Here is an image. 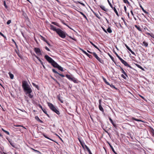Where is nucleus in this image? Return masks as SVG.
Segmentation results:
<instances>
[{"label":"nucleus","instance_id":"f704fd0d","mask_svg":"<svg viewBox=\"0 0 154 154\" xmlns=\"http://www.w3.org/2000/svg\"><path fill=\"white\" fill-rule=\"evenodd\" d=\"M51 78L53 79L54 80V81H55V82L59 85H60V84L59 83V82L57 81V80L56 79H54L53 77H52L51 76Z\"/></svg>","mask_w":154,"mask_h":154},{"label":"nucleus","instance_id":"5701e85b","mask_svg":"<svg viewBox=\"0 0 154 154\" xmlns=\"http://www.w3.org/2000/svg\"><path fill=\"white\" fill-rule=\"evenodd\" d=\"M112 9L114 10V11L116 13V15L118 17L119 16V15L118 13V11H117L116 9V8L114 7H113L112 8Z\"/></svg>","mask_w":154,"mask_h":154},{"label":"nucleus","instance_id":"9d476101","mask_svg":"<svg viewBox=\"0 0 154 154\" xmlns=\"http://www.w3.org/2000/svg\"><path fill=\"white\" fill-rule=\"evenodd\" d=\"M101 100H99V109L102 112H104V110L102 106H101Z\"/></svg>","mask_w":154,"mask_h":154},{"label":"nucleus","instance_id":"a211bd4d","mask_svg":"<svg viewBox=\"0 0 154 154\" xmlns=\"http://www.w3.org/2000/svg\"><path fill=\"white\" fill-rule=\"evenodd\" d=\"M145 33L147 35H150L152 38L154 39V35L153 33H150L148 32H146Z\"/></svg>","mask_w":154,"mask_h":154},{"label":"nucleus","instance_id":"4d7b16f0","mask_svg":"<svg viewBox=\"0 0 154 154\" xmlns=\"http://www.w3.org/2000/svg\"><path fill=\"white\" fill-rule=\"evenodd\" d=\"M38 106L42 109H42H44V108H43L42 106L40 104H38Z\"/></svg>","mask_w":154,"mask_h":154},{"label":"nucleus","instance_id":"8fccbe9b","mask_svg":"<svg viewBox=\"0 0 154 154\" xmlns=\"http://www.w3.org/2000/svg\"><path fill=\"white\" fill-rule=\"evenodd\" d=\"M12 41L13 42L14 44L16 46H17V43H16V42L14 40V39H12Z\"/></svg>","mask_w":154,"mask_h":154},{"label":"nucleus","instance_id":"e2e57ef3","mask_svg":"<svg viewBox=\"0 0 154 154\" xmlns=\"http://www.w3.org/2000/svg\"><path fill=\"white\" fill-rule=\"evenodd\" d=\"M69 37L70 38H71V39L75 41H76V40L75 38H72V37H71V36H69Z\"/></svg>","mask_w":154,"mask_h":154},{"label":"nucleus","instance_id":"b1692460","mask_svg":"<svg viewBox=\"0 0 154 154\" xmlns=\"http://www.w3.org/2000/svg\"><path fill=\"white\" fill-rule=\"evenodd\" d=\"M134 26L135 28H136L138 30H139V31L142 32V29L140 28V27L139 26H138L137 25H135Z\"/></svg>","mask_w":154,"mask_h":154},{"label":"nucleus","instance_id":"473e14b6","mask_svg":"<svg viewBox=\"0 0 154 154\" xmlns=\"http://www.w3.org/2000/svg\"><path fill=\"white\" fill-rule=\"evenodd\" d=\"M103 79L104 82L107 85H109V83L107 82L106 79L105 78H103Z\"/></svg>","mask_w":154,"mask_h":154},{"label":"nucleus","instance_id":"2eb2a0df","mask_svg":"<svg viewBox=\"0 0 154 154\" xmlns=\"http://www.w3.org/2000/svg\"><path fill=\"white\" fill-rule=\"evenodd\" d=\"M109 121L111 122L112 123V124L116 128L117 126L116 125V124H115V123L113 121L112 119L110 118L109 117Z\"/></svg>","mask_w":154,"mask_h":154},{"label":"nucleus","instance_id":"37998d69","mask_svg":"<svg viewBox=\"0 0 154 154\" xmlns=\"http://www.w3.org/2000/svg\"><path fill=\"white\" fill-rule=\"evenodd\" d=\"M123 2L125 3H127L128 4H130L129 2L128 1V0H123Z\"/></svg>","mask_w":154,"mask_h":154},{"label":"nucleus","instance_id":"c85d7f7f","mask_svg":"<svg viewBox=\"0 0 154 154\" xmlns=\"http://www.w3.org/2000/svg\"><path fill=\"white\" fill-rule=\"evenodd\" d=\"M57 68H58V69H59V70H60L61 71H63V68L61 66H60L59 65H58Z\"/></svg>","mask_w":154,"mask_h":154},{"label":"nucleus","instance_id":"7ed1b4c3","mask_svg":"<svg viewBox=\"0 0 154 154\" xmlns=\"http://www.w3.org/2000/svg\"><path fill=\"white\" fill-rule=\"evenodd\" d=\"M57 33L60 37L63 38H64L66 37V32L60 29L57 30Z\"/></svg>","mask_w":154,"mask_h":154},{"label":"nucleus","instance_id":"58836bf2","mask_svg":"<svg viewBox=\"0 0 154 154\" xmlns=\"http://www.w3.org/2000/svg\"><path fill=\"white\" fill-rule=\"evenodd\" d=\"M31 149L32 150H33L34 152H35L39 153H41V152L40 151H39L38 150L34 149H33V148H31Z\"/></svg>","mask_w":154,"mask_h":154},{"label":"nucleus","instance_id":"f03ea898","mask_svg":"<svg viewBox=\"0 0 154 154\" xmlns=\"http://www.w3.org/2000/svg\"><path fill=\"white\" fill-rule=\"evenodd\" d=\"M48 105L51 110L54 112L58 115L60 114V112L57 108L53 104L49 102H48Z\"/></svg>","mask_w":154,"mask_h":154},{"label":"nucleus","instance_id":"c756f323","mask_svg":"<svg viewBox=\"0 0 154 154\" xmlns=\"http://www.w3.org/2000/svg\"><path fill=\"white\" fill-rule=\"evenodd\" d=\"M8 74L9 75L11 79H14V75L13 74H11L10 72H9L8 73Z\"/></svg>","mask_w":154,"mask_h":154},{"label":"nucleus","instance_id":"c03bdc74","mask_svg":"<svg viewBox=\"0 0 154 154\" xmlns=\"http://www.w3.org/2000/svg\"><path fill=\"white\" fill-rule=\"evenodd\" d=\"M27 94H28V96L30 98H32L33 96L31 94V93H28Z\"/></svg>","mask_w":154,"mask_h":154},{"label":"nucleus","instance_id":"6e6552de","mask_svg":"<svg viewBox=\"0 0 154 154\" xmlns=\"http://www.w3.org/2000/svg\"><path fill=\"white\" fill-rule=\"evenodd\" d=\"M23 90L26 92V94H27L28 93H31L32 91L30 87H28L27 88L23 89Z\"/></svg>","mask_w":154,"mask_h":154},{"label":"nucleus","instance_id":"4c0bfd02","mask_svg":"<svg viewBox=\"0 0 154 154\" xmlns=\"http://www.w3.org/2000/svg\"><path fill=\"white\" fill-rule=\"evenodd\" d=\"M43 136L46 138L48 139H49L50 140H52V141H53L51 139V138H49V137H47L46 135L44 134H43Z\"/></svg>","mask_w":154,"mask_h":154},{"label":"nucleus","instance_id":"423d86ee","mask_svg":"<svg viewBox=\"0 0 154 154\" xmlns=\"http://www.w3.org/2000/svg\"><path fill=\"white\" fill-rule=\"evenodd\" d=\"M22 87L23 89L30 87L27 81H23L22 82Z\"/></svg>","mask_w":154,"mask_h":154},{"label":"nucleus","instance_id":"680f3d73","mask_svg":"<svg viewBox=\"0 0 154 154\" xmlns=\"http://www.w3.org/2000/svg\"><path fill=\"white\" fill-rule=\"evenodd\" d=\"M69 37L70 38H71V39L75 41H76V40L75 38H72V37H71V36H69Z\"/></svg>","mask_w":154,"mask_h":154},{"label":"nucleus","instance_id":"603ef678","mask_svg":"<svg viewBox=\"0 0 154 154\" xmlns=\"http://www.w3.org/2000/svg\"><path fill=\"white\" fill-rule=\"evenodd\" d=\"M11 22V20H9L7 22V24L8 25Z\"/></svg>","mask_w":154,"mask_h":154},{"label":"nucleus","instance_id":"6e6d98bb","mask_svg":"<svg viewBox=\"0 0 154 154\" xmlns=\"http://www.w3.org/2000/svg\"><path fill=\"white\" fill-rule=\"evenodd\" d=\"M35 56L38 59V60L39 61L41 60L40 58L36 55L35 54H34Z\"/></svg>","mask_w":154,"mask_h":154},{"label":"nucleus","instance_id":"39448f33","mask_svg":"<svg viewBox=\"0 0 154 154\" xmlns=\"http://www.w3.org/2000/svg\"><path fill=\"white\" fill-rule=\"evenodd\" d=\"M66 76L69 80H71L75 83H78L77 79L72 75L66 74Z\"/></svg>","mask_w":154,"mask_h":154},{"label":"nucleus","instance_id":"a878e982","mask_svg":"<svg viewBox=\"0 0 154 154\" xmlns=\"http://www.w3.org/2000/svg\"><path fill=\"white\" fill-rule=\"evenodd\" d=\"M35 119L37 121H38L40 122H42V121L41 120V119L39 118V117L38 116H35Z\"/></svg>","mask_w":154,"mask_h":154},{"label":"nucleus","instance_id":"1a4fd4ad","mask_svg":"<svg viewBox=\"0 0 154 154\" xmlns=\"http://www.w3.org/2000/svg\"><path fill=\"white\" fill-rule=\"evenodd\" d=\"M34 50L37 54L38 55H41V54L40 50L39 48H35Z\"/></svg>","mask_w":154,"mask_h":154},{"label":"nucleus","instance_id":"338daca9","mask_svg":"<svg viewBox=\"0 0 154 154\" xmlns=\"http://www.w3.org/2000/svg\"><path fill=\"white\" fill-rule=\"evenodd\" d=\"M45 48L48 51H50V50L49 49V48H48L47 47H46V46L45 47Z\"/></svg>","mask_w":154,"mask_h":154},{"label":"nucleus","instance_id":"69168bd1","mask_svg":"<svg viewBox=\"0 0 154 154\" xmlns=\"http://www.w3.org/2000/svg\"><path fill=\"white\" fill-rule=\"evenodd\" d=\"M4 5L5 7L6 8H8V6H7V5H6V3H5V2H4Z\"/></svg>","mask_w":154,"mask_h":154},{"label":"nucleus","instance_id":"9b49d317","mask_svg":"<svg viewBox=\"0 0 154 154\" xmlns=\"http://www.w3.org/2000/svg\"><path fill=\"white\" fill-rule=\"evenodd\" d=\"M80 49L81 50L83 53L84 54H85L87 56H88L90 58H91L92 57L91 55L89 54L87 52H86L83 49L81 48H80Z\"/></svg>","mask_w":154,"mask_h":154},{"label":"nucleus","instance_id":"72a5a7b5","mask_svg":"<svg viewBox=\"0 0 154 154\" xmlns=\"http://www.w3.org/2000/svg\"><path fill=\"white\" fill-rule=\"evenodd\" d=\"M107 31L109 33H111L112 32V30L110 27H109L108 28V29H107Z\"/></svg>","mask_w":154,"mask_h":154},{"label":"nucleus","instance_id":"79ce46f5","mask_svg":"<svg viewBox=\"0 0 154 154\" xmlns=\"http://www.w3.org/2000/svg\"><path fill=\"white\" fill-rule=\"evenodd\" d=\"M51 23L53 24H54V25H55L56 26H58V23H56V22H52V23Z\"/></svg>","mask_w":154,"mask_h":154},{"label":"nucleus","instance_id":"3c124183","mask_svg":"<svg viewBox=\"0 0 154 154\" xmlns=\"http://www.w3.org/2000/svg\"><path fill=\"white\" fill-rule=\"evenodd\" d=\"M115 54L119 60H120V59H121V58L120 57V56L118 55V54L116 52H115Z\"/></svg>","mask_w":154,"mask_h":154},{"label":"nucleus","instance_id":"dca6fc26","mask_svg":"<svg viewBox=\"0 0 154 154\" xmlns=\"http://www.w3.org/2000/svg\"><path fill=\"white\" fill-rule=\"evenodd\" d=\"M79 141L81 145L83 147V148L84 149H85V143L83 142V141H82L79 138Z\"/></svg>","mask_w":154,"mask_h":154},{"label":"nucleus","instance_id":"de8ad7c7","mask_svg":"<svg viewBox=\"0 0 154 154\" xmlns=\"http://www.w3.org/2000/svg\"><path fill=\"white\" fill-rule=\"evenodd\" d=\"M109 85H110V86L111 87V88H113L115 89H116V87H115V86L113 85L112 84H111V85H110L109 84Z\"/></svg>","mask_w":154,"mask_h":154},{"label":"nucleus","instance_id":"4468645a","mask_svg":"<svg viewBox=\"0 0 154 154\" xmlns=\"http://www.w3.org/2000/svg\"><path fill=\"white\" fill-rule=\"evenodd\" d=\"M50 29L54 31H55L57 32V30L59 29H56V27L52 25H50Z\"/></svg>","mask_w":154,"mask_h":154},{"label":"nucleus","instance_id":"4be33fe9","mask_svg":"<svg viewBox=\"0 0 154 154\" xmlns=\"http://www.w3.org/2000/svg\"><path fill=\"white\" fill-rule=\"evenodd\" d=\"M90 43L95 48L97 49L99 51H100L99 48L96 45H95L91 41H89Z\"/></svg>","mask_w":154,"mask_h":154},{"label":"nucleus","instance_id":"c9c22d12","mask_svg":"<svg viewBox=\"0 0 154 154\" xmlns=\"http://www.w3.org/2000/svg\"><path fill=\"white\" fill-rule=\"evenodd\" d=\"M32 84L36 88H37L38 89L39 87H38V86L37 85H36L35 84L33 83H32Z\"/></svg>","mask_w":154,"mask_h":154},{"label":"nucleus","instance_id":"f3484780","mask_svg":"<svg viewBox=\"0 0 154 154\" xmlns=\"http://www.w3.org/2000/svg\"><path fill=\"white\" fill-rule=\"evenodd\" d=\"M121 70L122 71V73H123L126 76L128 77V75H127V73L125 72L124 71L123 69L120 66H119Z\"/></svg>","mask_w":154,"mask_h":154},{"label":"nucleus","instance_id":"e433bc0d","mask_svg":"<svg viewBox=\"0 0 154 154\" xmlns=\"http://www.w3.org/2000/svg\"><path fill=\"white\" fill-rule=\"evenodd\" d=\"M10 144L11 145V146H13V147H15V146H14V143H13L11 141H10L8 140Z\"/></svg>","mask_w":154,"mask_h":154},{"label":"nucleus","instance_id":"20e7f679","mask_svg":"<svg viewBox=\"0 0 154 154\" xmlns=\"http://www.w3.org/2000/svg\"><path fill=\"white\" fill-rule=\"evenodd\" d=\"M87 51L89 53L92 54L102 64L103 63V61L101 58L98 57L95 52H92L88 50H87Z\"/></svg>","mask_w":154,"mask_h":154},{"label":"nucleus","instance_id":"ea45409f","mask_svg":"<svg viewBox=\"0 0 154 154\" xmlns=\"http://www.w3.org/2000/svg\"><path fill=\"white\" fill-rule=\"evenodd\" d=\"M0 35L3 36L5 39H6V37L1 32H0Z\"/></svg>","mask_w":154,"mask_h":154},{"label":"nucleus","instance_id":"09e8293b","mask_svg":"<svg viewBox=\"0 0 154 154\" xmlns=\"http://www.w3.org/2000/svg\"><path fill=\"white\" fill-rule=\"evenodd\" d=\"M108 55L111 58V59L113 61H114V58L111 55H110L109 54H108Z\"/></svg>","mask_w":154,"mask_h":154},{"label":"nucleus","instance_id":"052dcab7","mask_svg":"<svg viewBox=\"0 0 154 154\" xmlns=\"http://www.w3.org/2000/svg\"><path fill=\"white\" fill-rule=\"evenodd\" d=\"M58 74L59 75H60V76H61L62 77H63L65 76L64 75L62 74H60L59 73V74Z\"/></svg>","mask_w":154,"mask_h":154},{"label":"nucleus","instance_id":"7c9ffc66","mask_svg":"<svg viewBox=\"0 0 154 154\" xmlns=\"http://www.w3.org/2000/svg\"><path fill=\"white\" fill-rule=\"evenodd\" d=\"M143 45L146 47H148V43H147V42H146L145 41H143Z\"/></svg>","mask_w":154,"mask_h":154},{"label":"nucleus","instance_id":"5fc2aeb1","mask_svg":"<svg viewBox=\"0 0 154 154\" xmlns=\"http://www.w3.org/2000/svg\"><path fill=\"white\" fill-rule=\"evenodd\" d=\"M41 38H42V39L43 40L44 42H45L46 41V39L45 38L42 36H41Z\"/></svg>","mask_w":154,"mask_h":154},{"label":"nucleus","instance_id":"412c9836","mask_svg":"<svg viewBox=\"0 0 154 154\" xmlns=\"http://www.w3.org/2000/svg\"><path fill=\"white\" fill-rule=\"evenodd\" d=\"M90 43L95 48L97 49L99 51H100L99 48L96 45H95L91 41H89Z\"/></svg>","mask_w":154,"mask_h":154},{"label":"nucleus","instance_id":"13d9d810","mask_svg":"<svg viewBox=\"0 0 154 154\" xmlns=\"http://www.w3.org/2000/svg\"><path fill=\"white\" fill-rule=\"evenodd\" d=\"M38 106L42 109H42H44V108H43L42 106L40 104H38Z\"/></svg>","mask_w":154,"mask_h":154},{"label":"nucleus","instance_id":"0e129e2a","mask_svg":"<svg viewBox=\"0 0 154 154\" xmlns=\"http://www.w3.org/2000/svg\"><path fill=\"white\" fill-rule=\"evenodd\" d=\"M14 126H15V127H23V128H25L23 126H22V125H14Z\"/></svg>","mask_w":154,"mask_h":154},{"label":"nucleus","instance_id":"a18cd8bd","mask_svg":"<svg viewBox=\"0 0 154 154\" xmlns=\"http://www.w3.org/2000/svg\"><path fill=\"white\" fill-rule=\"evenodd\" d=\"M52 71L54 73H57V74H59V73L58 72H57L55 69H52Z\"/></svg>","mask_w":154,"mask_h":154},{"label":"nucleus","instance_id":"f257e3e1","mask_svg":"<svg viewBox=\"0 0 154 154\" xmlns=\"http://www.w3.org/2000/svg\"><path fill=\"white\" fill-rule=\"evenodd\" d=\"M44 57L54 67L57 68L59 65L51 58L49 57L47 55H45L44 56Z\"/></svg>","mask_w":154,"mask_h":154},{"label":"nucleus","instance_id":"aec40b11","mask_svg":"<svg viewBox=\"0 0 154 154\" xmlns=\"http://www.w3.org/2000/svg\"><path fill=\"white\" fill-rule=\"evenodd\" d=\"M100 8L102 9L104 11H107V9L105 8V7L103 5H100Z\"/></svg>","mask_w":154,"mask_h":154},{"label":"nucleus","instance_id":"cd10ccee","mask_svg":"<svg viewBox=\"0 0 154 154\" xmlns=\"http://www.w3.org/2000/svg\"><path fill=\"white\" fill-rule=\"evenodd\" d=\"M135 65L138 68L142 70H143V71L144 70V69L142 66H140V65H139L137 64H135Z\"/></svg>","mask_w":154,"mask_h":154},{"label":"nucleus","instance_id":"bb28decb","mask_svg":"<svg viewBox=\"0 0 154 154\" xmlns=\"http://www.w3.org/2000/svg\"><path fill=\"white\" fill-rule=\"evenodd\" d=\"M42 111H43V112L45 113V114L48 117H49V115L47 113V111H46V110L44 108L43 109H42Z\"/></svg>","mask_w":154,"mask_h":154},{"label":"nucleus","instance_id":"0eeeda50","mask_svg":"<svg viewBox=\"0 0 154 154\" xmlns=\"http://www.w3.org/2000/svg\"><path fill=\"white\" fill-rule=\"evenodd\" d=\"M119 60L125 66L129 67L131 68H132L131 66L128 64L126 61L123 60L122 58H121V59H120Z\"/></svg>","mask_w":154,"mask_h":154},{"label":"nucleus","instance_id":"6ab92c4d","mask_svg":"<svg viewBox=\"0 0 154 154\" xmlns=\"http://www.w3.org/2000/svg\"><path fill=\"white\" fill-rule=\"evenodd\" d=\"M132 119L133 120H134L137 121V122H142L143 123L145 122L144 121H143L142 120L136 119V118H134V117H132Z\"/></svg>","mask_w":154,"mask_h":154},{"label":"nucleus","instance_id":"bf43d9fd","mask_svg":"<svg viewBox=\"0 0 154 154\" xmlns=\"http://www.w3.org/2000/svg\"><path fill=\"white\" fill-rule=\"evenodd\" d=\"M151 132L152 134V135L154 137V130L153 129H152V130L151 131Z\"/></svg>","mask_w":154,"mask_h":154},{"label":"nucleus","instance_id":"ddd939ff","mask_svg":"<svg viewBox=\"0 0 154 154\" xmlns=\"http://www.w3.org/2000/svg\"><path fill=\"white\" fill-rule=\"evenodd\" d=\"M57 97L58 99L59 100L61 103H63V98L61 96L60 94H59L57 95Z\"/></svg>","mask_w":154,"mask_h":154},{"label":"nucleus","instance_id":"864d4df0","mask_svg":"<svg viewBox=\"0 0 154 154\" xmlns=\"http://www.w3.org/2000/svg\"><path fill=\"white\" fill-rule=\"evenodd\" d=\"M121 77L125 79H126V77L123 74H122Z\"/></svg>","mask_w":154,"mask_h":154},{"label":"nucleus","instance_id":"a19ab883","mask_svg":"<svg viewBox=\"0 0 154 154\" xmlns=\"http://www.w3.org/2000/svg\"><path fill=\"white\" fill-rule=\"evenodd\" d=\"M110 147L111 148V149H112V151H113V152L114 153H116V152L115 151L114 148H113V147H112V146L110 145Z\"/></svg>","mask_w":154,"mask_h":154},{"label":"nucleus","instance_id":"393cba45","mask_svg":"<svg viewBox=\"0 0 154 154\" xmlns=\"http://www.w3.org/2000/svg\"><path fill=\"white\" fill-rule=\"evenodd\" d=\"M81 14H82L83 17L87 20H88V19L86 16H85V15L81 11H78Z\"/></svg>","mask_w":154,"mask_h":154},{"label":"nucleus","instance_id":"f8f14e48","mask_svg":"<svg viewBox=\"0 0 154 154\" xmlns=\"http://www.w3.org/2000/svg\"><path fill=\"white\" fill-rule=\"evenodd\" d=\"M125 46L126 48L133 55H134L135 56H136V55L134 53V52H133L132 50L130 48L126 45L125 44Z\"/></svg>","mask_w":154,"mask_h":154},{"label":"nucleus","instance_id":"774afa93","mask_svg":"<svg viewBox=\"0 0 154 154\" xmlns=\"http://www.w3.org/2000/svg\"><path fill=\"white\" fill-rule=\"evenodd\" d=\"M102 29H103V31L106 33H107V31L104 28H102Z\"/></svg>","mask_w":154,"mask_h":154},{"label":"nucleus","instance_id":"2f4dec72","mask_svg":"<svg viewBox=\"0 0 154 154\" xmlns=\"http://www.w3.org/2000/svg\"><path fill=\"white\" fill-rule=\"evenodd\" d=\"M2 130L4 132H5L6 134H7L8 135H10V133H9L8 131H6L3 128H2Z\"/></svg>","mask_w":154,"mask_h":154},{"label":"nucleus","instance_id":"49530a36","mask_svg":"<svg viewBox=\"0 0 154 154\" xmlns=\"http://www.w3.org/2000/svg\"><path fill=\"white\" fill-rule=\"evenodd\" d=\"M108 3L109 5H110V7L112 8L113 7L112 5L111 4V3L109 1V0H108Z\"/></svg>","mask_w":154,"mask_h":154}]
</instances>
